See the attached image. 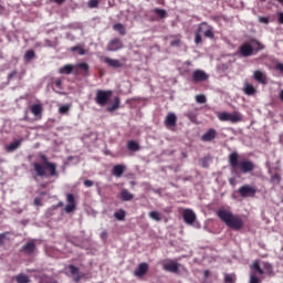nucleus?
I'll return each instance as SVG.
<instances>
[{
	"label": "nucleus",
	"instance_id": "nucleus-7",
	"mask_svg": "<svg viewBox=\"0 0 283 283\" xmlns=\"http://www.w3.org/2000/svg\"><path fill=\"white\" fill-rule=\"evenodd\" d=\"M238 193L241 198H255L258 188L250 185H243L239 188Z\"/></svg>",
	"mask_w": 283,
	"mask_h": 283
},
{
	"label": "nucleus",
	"instance_id": "nucleus-56",
	"mask_svg": "<svg viewBox=\"0 0 283 283\" xmlns=\"http://www.w3.org/2000/svg\"><path fill=\"white\" fill-rule=\"evenodd\" d=\"M279 23L283 25V12L279 13Z\"/></svg>",
	"mask_w": 283,
	"mask_h": 283
},
{
	"label": "nucleus",
	"instance_id": "nucleus-57",
	"mask_svg": "<svg viewBox=\"0 0 283 283\" xmlns=\"http://www.w3.org/2000/svg\"><path fill=\"white\" fill-rule=\"evenodd\" d=\"M61 207H63V201H60L56 206H53V209H59Z\"/></svg>",
	"mask_w": 283,
	"mask_h": 283
},
{
	"label": "nucleus",
	"instance_id": "nucleus-18",
	"mask_svg": "<svg viewBox=\"0 0 283 283\" xmlns=\"http://www.w3.org/2000/svg\"><path fill=\"white\" fill-rule=\"evenodd\" d=\"M147 271H149V264L140 263L135 270V275L136 277H144V275H147Z\"/></svg>",
	"mask_w": 283,
	"mask_h": 283
},
{
	"label": "nucleus",
	"instance_id": "nucleus-37",
	"mask_svg": "<svg viewBox=\"0 0 283 283\" xmlns=\"http://www.w3.org/2000/svg\"><path fill=\"white\" fill-rule=\"evenodd\" d=\"M271 182L273 185H280V182H282V177L280 176V174L275 172L274 175H272Z\"/></svg>",
	"mask_w": 283,
	"mask_h": 283
},
{
	"label": "nucleus",
	"instance_id": "nucleus-62",
	"mask_svg": "<svg viewBox=\"0 0 283 283\" xmlns=\"http://www.w3.org/2000/svg\"><path fill=\"white\" fill-rule=\"evenodd\" d=\"M230 185H233V179L230 180Z\"/></svg>",
	"mask_w": 283,
	"mask_h": 283
},
{
	"label": "nucleus",
	"instance_id": "nucleus-54",
	"mask_svg": "<svg viewBox=\"0 0 283 283\" xmlns=\"http://www.w3.org/2000/svg\"><path fill=\"white\" fill-rule=\"evenodd\" d=\"M51 2L61 6L62 3H65V0H51Z\"/></svg>",
	"mask_w": 283,
	"mask_h": 283
},
{
	"label": "nucleus",
	"instance_id": "nucleus-48",
	"mask_svg": "<svg viewBox=\"0 0 283 283\" xmlns=\"http://www.w3.org/2000/svg\"><path fill=\"white\" fill-rule=\"evenodd\" d=\"M260 23H264L265 25H269V17H259Z\"/></svg>",
	"mask_w": 283,
	"mask_h": 283
},
{
	"label": "nucleus",
	"instance_id": "nucleus-38",
	"mask_svg": "<svg viewBox=\"0 0 283 283\" xmlns=\"http://www.w3.org/2000/svg\"><path fill=\"white\" fill-rule=\"evenodd\" d=\"M72 105L70 104H65V105H61L59 107V114H67L71 109Z\"/></svg>",
	"mask_w": 283,
	"mask_h": 283
},
{
	"label": "nucleus",
	"instance_id": "nucleus-15",
	"mask_svg": "<svg viewBox=\"0 0 283 283\" xmlns=\"http://www.w3.org/2000/svg\"><path fill=\"white\" fill-rule=\"evenodd\" d=\"M184 221L186 224H193L196 222V212L191 209H186L184 211Z\"/></svg>",
	"mask_w": 283,
	"mask_h": 283
},
{
	"label": "nucleus",
	"instance_id": "nucleus-34",
	"mask_svg": "<svg viewBox=\"0 0 283 283\" xmlns=\"http://www.w3.org/2000/svg\"><path fill=\"white\" fill-rule=\"evenodd\" d=\"M15 280L17 283H30V276L27 274H19Z\"/></svg>",
	"mask_w": 283,
	"mask_h": 283
},
{
	"label": "nucleus",
	"instance_id": "nucleus-36",
	"mask_svg": "<svg viewBox=\"0 0 283 283\" xmlns=\"http://www.w3.org/2000/svg\"><path fill=\"white\" fill-rule=\"evenodd\" d=\"M252 270L254 271V273H258L259 275H264V270H262V268H260V263L254 262L252 264Z\"/></svg>",
	"mask_w": 283,
	"mask_h": 283
},
{
	"label": "nucleus",
	"instance_id": "nucleus-31",
	"mask_svg": "<svg viewBox=\"0 0 283 283\" xmlns=\"http://www.w3.org/2000/svg\"><path fill=\"white\" fill-rule=\"evenodd\" d=\"M113 29L115 30V32H118V34H120L122 36H125V34H127V31L125 30V25L120 23L114 24Z\"/></svg>",
	"mask_w": 283,
	"mask_h": 283
},
{
	"label": "nucleus",
	"instance_id": "nucleus-30",
	"mask_svg": "<svg viewBox=\"0 0 283 283\" xmlns=\"http://www.w3.org/2000/svg\"><path fill=\"white\" fill-rule=\"evenodd\" d=\"M243 92L247 94V96H253L256 91L252 84L247 83L243 87Z\"/></svg>",
	"mask_w": 283,
	"mask_h": 283
},
{
	"label": "nucleus",
	"instance_id": "nucleus-12",
	"mask_svg": "<svg viewBox=\"0 0 283 283\" xmlns=\"http://www.w3.org/2000/svg\"><path fill=\"white\" fill-rule=\"evenodd\" d=\"M209 78V75L206 74L202 70H196L192 73L193 83H202Z\"/></svg>",
	"mask_w": 283,
	"mask_h": 283
},
{
	"label": "nucleus",
	"instance_id": "nucleus-13",
	"mask_svg": "<svg viewBox=\"0 0 283 283\" xmlns=\"http://www.w3.org/2000/svg\"><path fill=\"white\" fill-rule=\"evenodd\" d=\"M199 32H202L207 39H213V28L207 25V22H202L199 27Z\"/></svg>",
	"mask_w": 283,
	"mask_h": 283
},
{
	"label": "nucleus",
	"instance_id": "nucleus-25",
	"mask_svg": "<svg viewBox=\"0 0 283 283\" xmlns=\"http://www.w3.org/2000/svg\"><path fill=\"white\" fill-rule=\"evenodd\" d=\"M120 107V97L119 96H115L113 98V104L107 106V112H116V109H118Z\"/></svg>",
	"mask_w": 283,
	"mask_h": 283
},
{
	"label": "nucleus",
	"instance_id": "nucleus-1",
	"mask_svg": "<svg viewBox=\"0 0 283 283\" xmlns=\"http://www.w3.org/2000/svg\"><path fill=\"white\" fill-rule=\"evenodd\" d=\"M42 163H33V170L38 178H59V171L56 170V164L50 161L48 156L40 155Z\"/></svg>",
	"mask_w": 283,
	"mask_h": 283
},
{
	"label": "nucleus",
	"instance_id": "nucleus-60",
	"mask_svg": "<svg viewBox=\"0 0 283 283\" xmlns=\"http://www.w3.org/2000/svg\"><path fill=\"white\" fill-rule=\"evenodd\" d=\"M203 275H205V277H209V270H206V271L203 272Z\"/></svg>",
	"mask_w": 283,
	"mask_h": 283
},
{
	"label": "nucleus",
	"instance_id": "nucleus-19",
	"mask_svg": "<svg viewBox=\"0 0 283 283\" xmlns=\"http://www.w3.org/2000/svg\"><path fill=\"white\" fill-rule=\"evenodd\" d=\"M119 199L123 202H132V200H134V193L129 192L128 189L123 188L119 192Z\"/></svg>",
	"mask_w": 283,
	"mask_h": 283
},
{
	"label": "nucleus",
	"instance_id": "nucleus-42",
	"mask_svg": "<svg viewBox=\"0 0 283 283\" xmlns=\"http://www.w3.org/2000/svg\"><path fill=\"white\" fill-rule=\"evenodd\" d=\"M187 118H189V120H191V123H196V120H198V114H196L195 112H188Z\"/></svg>",
	"mask_w": 283,
	"mask_h": 283
},
{
	"label": "nucleus",
	"instance_id": "nucleus-49",
	"mask_svg": "<svg viewBox=\"0 0 283 283\" xmlns=\"http://www.w3.org/2000/svg\"><path fill=\"white\" fill-rule=\"evenodd\" d=\"M55 86L57 87V90H63V81L61 78H57L55 81Z\"/></svg>",
	"mask_w": 283,
	"mask_h": 283
},
{
	"label": "nucleus",
	"instance_id": "nucleus-3",
	"mask_svg": "<svg viewBox=\"0 0 283 283\" xmlns=\"http://www.w3.org/2000/svg\"><path fill=\"white\" fill-rule=\"evenodd\" d=\"M217 216L229 227V229H232V231H240V229H244V220L230 210L219 209L217 211Z\"/></svg>",
	"mask_w": 283,
	"mask_h": 283
},
{
	"label": "nucleus",
	"instance_id": "nucleus-52",
	"mask_svg": "<svg viewBox=\"0 0 283 283\" xmlns=\"http://www.w3.org/2000/svg\"><path fill=\"white\" fill-rule=\"evenodd\" d=\"M90 8H96L98 6V0H91L88 2Z\"/></svg>",
	"mask_w": 283,
	"mask_h": 283
},
{
	"label": "nucleus",
	"instance_id": "nucleus-35",
	"mask_svg": "<svg viewBox=\"0 0 283 283\" xmlns=\"http://www.w3.org/2000/svg\"><path fill=\"white\" fill-rule=\"evenodd\" d=\"M125 216H126V212L124 209H119L117 212L114 213V218H116V220H119V221L125 220Z\"/></svg>",
	"mask_w": 283,
	"mask_h": 283
},
{
	"label": "nucleus",
	"instance_id": "nucleus-47",
	"mask_svg": "<svg viewBox=\"0 0 283 283\" xmlns=\"http://www.w3.org/2000/svg\"><path fill=\"white\" fill-rule=\"evenodd\" d=\"M250 283H260V279L255 274L250 275Z\"/></svg>",
	"mask_w": 283,
	"mask_h": 283
},
{
	"label": "nucleus",
	"instance_id": "nucleus-5",
	"mask_svg": "<svg viewBox=\"0 0 283 283\" xmlns=\"http://www.w3.org/2000/svg\"><path fill=\"white\" fill-rule=\"evenodd\" d=\"M114 95V91L108 90H97L95 93V103L99 105V107H105V105H109L112 101V96Z\"/></svg>",
	"mask_w": 283,
	"mask_h": 283
},
{
	"label": "nucleus",
	"instance_id": "nucleus-51",
	"mask_svg": "<svg viewBox=\"0 0 283 283\" xmlns=\"http://www.w3.org/2000/svg\"><path fill=\"white\" fill-rule=\"evenodd\" d=\"M84 187H87V188L94 187V181L90 179L84 180Z\"/></svg>",
	"mask_w": 283,
	"mask_h": 283
},
{
	"label": "nucleus",
	"instance_id": "nucleus-16",
	"mask_svg": "<svg viewBox=\"0 0 283 283\" xmlns=\"http://www.w3.org/2000/svg\"><path fill=\"white\" fill-rule=\"evenodd\" d=\"M176 123H178V117H176V114L169 113L166 116L165 126L168 127V129H171V127H176Z\"/></svg>",
	"mask_w": 283,
	"mask_h": 283
},
{
	"label": "nucleus",
	"instance_id": "nucleus-9",
	"mask_svg": "<svg viewBox=\"0 0 283 283\" xmlns=\"http://www.w3.org/2000/svg\"><path fill=\"white\" fill-rule=\"evenodd\" d=\"M163 269L164 271H168V273H177L180 269V264L176 261L168 260L163 262Z\"/></svg>",
	"mask_w": 283,
	"mask_h": 283
},
{
	"label": "nucleus",
	"instance_id": "nucleus-23",
	"mask_svg": "<svg viewBox=\"0 0 283 283\" xmlns=\"http://www.w3.org/2000/svg\"><path fill=\"white\" fill-rule=\"evenodd\" d=\"M104 63L109 67H123L124 65L119 60H114L112 57H104Z\"/></svg>",
	"mask_w": 283,
	"mask_h": 283
},
{
	"label": "nucleus",
	"instance_id": "nucleus-55",
	"mask_svg": "<svg viewBox=\"0 0 283 283\" xmlns=\"http://www.w3.org/2000/svg\"><path fill=\"white\" fill-rule=\"evenodd\" d=\"M14 76H17V71L11 72V73L8 75V78L11 80V78H14Z\"/></svg>",
	"mask_w": 283,
	"mask_h": 283
},
{
	"label": "nucleus",
	"instance_id": "nucleus-8",
	"mask_svg": "<svg viewBox=\"0 0 283 283\" xmlns=\"http://www.w3.org/2000/svg\"><path fill=\"white\" fill-rule=\"evenodd\" d=\"M150 21H160L163 19H167V10L160 9V8H155L150 10Z\"/></svg>",
	"mask_w": 283,
	"mask_h": 283
},
{
	"label": "nucleus",
	"instance_id": "nucleus-20",
	"mask_svg": "<svg viewBox=\"0 0 283 283\" xmlns=\"http://www.w3.org/2000/svg\"><path fill=\"white\" fill-rule=\"evenodd\" d=\"M167 39H171V41H170L171 48H180V44L182 43L181 34L169 35V36H167Z\"/></svg>",
	"mask_w": 283,
	"mask_h": 283
},
{
	"label": "nucleus",
	"instance_id": "nucleus-39",
	"mask_svg": "<svg viewBox=\"0 0 283 283\" xmlns=\"http://www.w3.org/2000/svg\"><path fill=\"white\" fill-rule=\"evenodd\" d=\"M71 52H77V54H80V56L85 55V49H83L78 45L71 48Z\"/></svg>",
	"mask_w": 283,
	"mask_h": 283
},
{
	"label": "nucleus",
	"instance_id": "nucleus-41",
	"mask_svg": "<svg viewBox=\"0 0 283 283\" xmlns=\"http://www.w3.org/2000/svg\"><path fill=\"white\" fill-rule=\"evenodd\" d=\"M78 70H82L83 72H90V64L82 62L76 65Z\"/></svg>",
	"mask_w": 283,
	"mask_h": 283
},
{
	"label": "nucleus",
	"instance_id": "nucleus-26",
	"mask_svg": "<svg viewBox=\"0 0 283 283\" xmlns=\"http://www.w3.org/2000/svg\"><path fill=\"white\" fill-rule=\"evenodd\" d=\"M125 174V166L124 165H115L113 167V176L116 178H120Z\"/></svg>",
	"mask_w": 283,
	"mask_h": 283
},
{
	"label": "nucleus",
	"instance_id": "nucleus-43",
	"mask_svg": "<svg viewBox=\"0 0 283 283\" xmlns=\"http://www.w3.org/2000/svg\"><path fill=\"white\" fill-rule=\"evenodd\" d=\"M34 207H43V200L36 197L33 201Z\"/></svg>",
	"mask_w": 283,
	"mask_h": 283
},
{
	"label": "nucleus",
	"instance_id": "nucleus-61",
	"mask_svg": "<svg viewBox=\"0 0 283 283\" xmlns=\"http://www.w3.org/2000/svg\"><path fill=\"white\" fill-rule=\"evenodd\" d=\"M277 3H280L281 6H283V0H276Z\"/></svg>",
	"mask_w": 283,
	"mask_h": 283
},
{
	"label": "nucleus",
	"instance_id": "nucleus-50",
	"mask_svg": "<svg viewBox=\"0 0 283 283\" xmlns=\"http://www.w3.org/2000/svg\"><path fill=\"white\" fill-rule=\"evenodd\" d=\"M224 282H226V283H233V275H231V274H226V276H224Z\"/></svg>",
	"mask_w": 283,
	"mask_h": 283
},
{
	"label": "nucleus",
	"instance_id": "nucleus-44",
	"mask_svg": "<svg viewBox=\"0 0 283 283\" xmlns=\"http://www.w3.org/2000/svg\"><path fill=\"white\" fill-rule=\"evenodd\" d=\"M195 43L197 45L202 43V35H200V33H196V35H195Z\"/></svg>",
	"mask_w": 283,
	"mask_h": 283
},
{
	"label": "nucleus",
	"instance_id": "nucleus-29",
	"mask_svg": "<svg viewBox=\"0 0 283 283\" xmlns=\"http://www.w3.org/2000/svg\"><path fill=\"white\" fill-rule=\"evenodd\" d=\"M74 72V65L72 64H65L61 69H59L60 74H72Z\"/></svg>",
	"mask_w": 283,
	"mask_h": 283
},
{
	"label": "nucleus",
	"instance_id": "nucleus-33",
	"mask_svg": "<svg viewBox=\"0 0 283 283\" xmlns=\"http://www.w3.org/2000/svg\"><path fill=\"white\" fill-rule=\"evenodd\" d=\"M148 216L149 218H151V220H155L156 222H160L163 220V218H160V212L158 211H150Z\"/></svg>",
	"mask_w": 283,
	"mask_h": 283
},
{
	"label": "nucleus",
	"instance_id": "nucleus-45",
	"mask_svg": "<svg viewBox=\"0 0 283 283\" xmlns=\"http://www.w3.org/2000/svg\"><path fill=\"white\" fill-rule=\"evenodd\" d=\"M8 233H9V232L0 233V245H3V244H4L6 238H7Z\"/></svg>",
	"mask_w": 283,
	"mask_h": 283
},
{
	"label": "nucleus",
	"instance_id": "nucleus-22",
	"mask_svg": "<svg viewBox=\"0 0 283 283\" xmlns=\"http://www.w3.org/2000/svg\"><path fill=\"white\" fill-rule=\"evenodd\" d=\"M30 111L33 114V116L41 118V115L43 114V105L33 104L31 105Z\"/></svg>",
	"mask_w": 283,
	"mask_h": 283
},
{
	"label": "nucleus",
	"instance_id": "nucleus-40",
	"mask_svg": "<svg viewBox=\"0 0 283 283\" xmlns=\"http://www.w3.org/2000/svg\"><path fill=\"white\" fill-rule=\"evenodd\" d=\"M196 103H199L200 105L207 103V96L205 94L196 95Z\"/></svg>",
	"mask_w": 283,
	"mask_h": 283
},
{
	"label": "nucleus",
	"instance_id": "nucleus-46",
	"mask_svg": "<svg viewBox=\"0 0 283 283\" xmlns=\"http://www.w3.org/2000/svg\"><path fill=\"white\" fill-rule=\"evenodd\" d=\"M275 70H277V72H280L281 74H283V63L282 62H277L275 64Z\"/></svg>",
	"mask_w": 283,
	"mask_h": 283
},
{
	"label": "nucleus",
	"instance_id": "nucleus-32",
	"mask_svg": "<svg viewBox=\"0 0 283 283\" xmlns=\"http://www.w3.org/2000/svg\"><path fill=\"white\" fill-rule=\"evenodd\" d=\"M36 53L34 52V50H29L24 54V61H27V63H30V61H32V59H34Z\"/></svg>",
	"mask_w": 283,
	"mask_h": 283
},
{
	"label": "nucleus",
	"instance_id": "nucleus-11",
	"mask_svg": "<svg viewBox=\"0 0 283 283\" xmlns=\"http://www.w3.org/2000/svg\"><path fill=\"white\" fill-rule=\"evenodd\" d=\"M66 202H67V205L65 206L64 211L66 213H72V211H74V209H76V200L74 199V195L67 193Z\"/></svg>",
	"mask_w": 283,
	"mask_h": 283
},
{
	"label": "nucleus",
	"instance_id": "nucleus-21",
	"mask_svg": "<svg viewBox=\"0 0 283 283\" xmlns=\"http://www.w3.org/2000/svg\"><path fill=\"white\" fill-rule=\"evenodd\" d=\"M253 78L261 85H266V75L263 74L262 71L260 70L254 71Z\"/></svg>",
	"mask_w": 283,
	"mask_h": 283
},
{
	"label": "nucleus",
	"instance_id": "nucleus-59",
	"mask_svg": "<svg viewBox=\"0 0 283 283\" xmlns=\"http://www.w3.org/2000/svg\"><path fill=\"white\" fill-rule=\"evenodd\" d=\"M101 238H102L103 240H105V238H107V233H106V232H102Z\"/></svg>",
	"mask_w": 283,
	"mask_h": 283
},
{
	"label": "nucleus",
	"instance_id": "nucleus-2",
	"mask_svg": "<svg viewBox=\"0 0 283 283\" xmlns=\"http://www.w3.org/2000/svg\"><path fill=\"white\" fill-rule=\"evenodd\" d=\"M228 163L235 174H251L255 170V164L249 159H240V155L237 151L231 153L228 156Z\"/></svg>",
	"mask_w": 283,
	"mask_h": 283
},
{
	"label": "nucleus",
	"instance_id": "nucleus-6",
	"mask_svg": "<svg viewBox=\"0 0 283 283\" xmlns=\"http://www.w3.org/2000/svg\"><path fill=\"white\" fill-rule=\"evenodd\" d=\"M218 118L222 122V123H242V115L240 113H227V112H221L218 113Z\"/></svg>",
	"mask_w": 283,
	"mask_h": 283
},
{
	"label": "nucleus",
	"instance_id": "nucleus-24",
	"mask_svg": "<svg viewBox=\"0 0 283 283\" xmlns=\"http://www.w3.org/2000/svg\"><path fill=\"white\" fill-rule=\"evenodd\" d=\"M69 270H70L71 275H73V281L81 282L82 276H81V272H78V268L71 264V265H69Z\"/></svg>",
	"mask_w": 283,
	"mask_h": 283
},
{
	"label": "nucleus",
	"instance_id": "nucleus-28",
	"mask_svg": "<svg viewBox=\"0 0 283 283\" xmlns=\"http://www.w3.org/2000/svg\"><path fill=\"white\" fill-rule=\"evenodd\" d=\"M127 150L128 151H140V145L136 140H128Z\"/></svg>",
	"mask_w": 283,
	"mask_h": 283
},
{
	"label": "nucleus",
	"instance_id": "nucleus-10",
	"mask_svg": "<svg viewBox=\"0 0 283 283\" xmlns=\"http://www.w3.org/2000/svg\"><path fill=\"white\" fill-rule=\"evenodd\" d=\"M106 50L107 52H118V50H123V41L118 38L111 40Z\"/></svg>",
	"mask_w": 283,
	"mask_h": 283
},
{
	"label": "nucleus",
	"instance_id": "nucleus-17",
	"mask_svg": "<svg viewBox=\"0 0 283 283\" xmlns=\"http://www.w3.org/2000/svg\"><path fill=\"white\" fill-rule=\"evenodd\" d=\"M22 253H25V255H32L34 251H36V244L31 241L27 242L22 248H21Z\"/></svg>",
	"mask_w": 283,
	"mask_h": 283
},
{
	"label": "nucleus",
	"instance_id": "nucleus-4",
	"mask_svg": "<svg viewBox=\"0 0 283 283\" xmlns=\"http://www.w3.org/2000/svg\"><path fill=\"white\" fill-rule=\"evenodd\" d=\"M253 45L249 44V42H245L240 45L239 48V53L241 56L244 59L249 56H253V52H260L261 50H264V46L260 41L258 40H252Z\"/></svg>",
	"mask_w": 283,
	"mask_h": 283
},
{
	"label": "nucleus",
	"instance_id": "nucleus-58",
	"mask_svg": "<svg viewBox=\"0 0 283 283\" xmlns=\"http://www.w3.org/2000/svg\"><path fill=\"white\" fill-rule=\"evenodd\" d=\"M279 98H280V101H282V103H283V90L280 91V93H279Z\"/></svg>",
	"mask_w": 283,
	"mask_h": 283
},
{
	"label": "nucleus",
	"instance_id": "nucleus-27",
	"mask_svg": "<svg viewBox=\"0 0 283 283\" xmlns=\"http://www.w3.org/2000/svg\"><path fill=\"white\" fill-rule=\"evenodd\" d=\"M21 143H22V139H17L13 143L9 144L7 146V151H9V153L17 151V149H19V147H21Z\"/></svg>",
	"mask_w": 283,
	"mask_h": 283
},
{
	"label": "nucleus",
	"instance_id": "nucleus-14",
	"mask_svg": "<svg viewBox=\"0 0 283 283\" xmlns=\"http://www.w3.org/2000/svg\"><path fill=\"white\" fill-rule=\"evenodd\" d=\"M218 136V132L214 128H209L202 136L201 140L203 143H211Z\"/></svg>",
	"mask_w": 283,
	"mask_h": 283
},
{
	"label": "nucleus",
	"instance_id": "nucleus-53",
	"mask_svg": "<svg viewBox=\"0 0 283 283\" xmlns=\"http://www.w3.org/2000/svg\"><path fill=\"white\" fill-rule=\"evenodd\" d=\"M202 167H203V168L209 167V157H205V158L202 159Z\"/></svg>",
	"mask_w": 283,
	"mask_h": 283
}]
</instances>
